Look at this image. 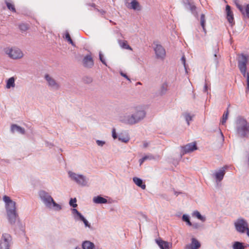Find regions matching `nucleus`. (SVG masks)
Segmentation results:
<instances>
[{
	"instance_id": "c85d7f7f",
	"label": "nucleus",
	"mask_w": 249,
	"mask_h": 249,
	"mask_svg": "<svg viewBox=\"0 0 249 249\" xmlns=\"http://www.w3.org/2000/svg\"><path fill=\"white\" fill-rule=\"evenodd\" d=\"M119 44L120 46L125 49L129 50H132V48L128 44V43L127 41L124 40V41H119Z\"/></svg>"
},
{
	"instance_id": "338daca9",
	"label": "nucleus",
	"mask_w": 249,
	"mask_h": 249,
	"mask_svg": "<svg viewBox=\"0 0 249 249\" xmlns=\"http://www.w3.org/2000/svg\"><path fill=\"white\" fill-rule=\"evenodd\" d=\"M175 194L176 195H178V194L177 193V192H175Z\"/></svg>"
},
{
	"instance_id": "423d86ee",
	"label": "nucleus",
	"mask_w": 249,
	"mask_h": 249,
	"mask_svg": "<svg viewBox=\"0 0 249 249\" xmlns=\"http://www.w3.org/2000/svg\"><path fill=\"white\" fill-rule=\"evenodd\" d=\"M12 245V236L8 233H2L0 238V249H10Z\"/></svg>"
},
{
	"instance_id": "c03bdc74",
	"label": "nucleus",
	"mask_w": 249,
	"mask_h": 249,
	"mask_svg": "<svg viewBox=\"0 0 249 249\" xmlns=\"http://www.w3.org/2000/svg\"><path fill=\"white\" fill-rule=\"evenodd\" d=\"M81 221L84 222L86 227H88L89 228L91 227L90 225L89 224V222L85 218V217L82 219Z\"/></svg>"
},
{
	"instance_id": "c756f323",
	"label": "nucleus",
	"mask_w": 249,
	"mask_h": 249,
	"mask_svg": "<svg viewBox=\"0 0 249 249\" xmlns=\"http://www.w3.org/2000/svg\"><path fill=\"white\" fill-rule=\"evenodd\" d=\"M118 139L122 142L126 143L129 141L130 138L128 134H125L124 135L122 134H121L119 136Z\"/></svg>"
},
{
	"instance_id": "e433bc0d",
	"label": "nucleus",
	"mask_w": 249,
	"mask_h": 249,
	"mask_svg": "<svg viewBox=\"0 0 249 249\" xmlns=\"http://www.w3.org/2000/svg\"><path fill=\"white\" fill-rule=\"evenodd\" d=\"M65 38H66V39L73 46H75V44L74 43H73L72 40L71 39V36H70V35L69 34V33L67 32L66 33V35H65Z\"/></svg>"
},
{
	"instance_id": "37998d69",
	"label": "nucleus",
	"mask_w": 249,
	"mask_h": 249,
	"mask_svg": "<svg viewBox=\"0 0 249 249\" xmlns=\"http://www.w3.org/2000/svg\"><path fill=\"white\" fill-rule=\"evenodd\" d=\"M181 60L184 65V68L185 69V71H186V72H187V68H186V63H185V62H186V59H185V56L183 55L181 58Z\"/></svg>"
},
{
	"instance_id": "6ab92c4d",
	"label": "nucleus",
	"mask_w": 249,
	"mask_h": 249,
	"mask_svg": "<svg viewBox=\"0 0 249 249\" xmlns=\"http://www.w3.org/2000/svg\"><path fill=\"white\" fill-rule=\"evenodd\" d=\"M226 11L227 13V18L228 21L230 23H232L233 21V14L231 9V7L229 5H226Z\"/></svg>"
},
{
	"instance_id": "ea45409f",
	"label": "nucleus",
	"mask_w": 249,
	"mask_h": 249,
	"mask_svg": "<svg viewBox=\"0 0 249 249\" xmlns=\"http://www.w3.org/2000/svg\"><path fill=\"white\" fill-rule=\"evenodd\" d=\"M185 120L187 122L188 125L190 124L189 121H192V116H191L189 113H185L184 115Z\"/></svg>"
},
{
	"instance_id": "680f3d73",
	"label": "nucleus",
	"mask_w": 249,
	"mask_h": 249,
	"mask_svg": "<svg viewBox=\"0 0 249 249\" xmlns=\"http://www.w3.org/2000/svg\"><path fill=\"white\" fill-rule=\"evenodd\" d=\"M192 226H193L195 228H197V224H194V225H192Z\"/></svg>"
},
{
	"instance_id": "0eeeda50",
	"label": "nucleus",
	"mask_w": 249,
	"mask_h": 249,
	"mask_svg": "<svg viewBox=\"0 0 249 249\" xmlns=\"http://www.w3.org/2000/svg\"><path fill=\"white\" fill-rule=\"evenodd\" d=\"M69 176L71 180L74 181L78 184L82 186L88 185V179L82 175L77 174L71 171L68 172Z\"/></svg>"
},
{
	"instance_id": "e2e57ef3",
	"label": "nucleus",
	"mask_w": 249,
	"mask_h": 249,
	"mask_svg": "<svg viewBox=\"0 0 249 249\" xmlns=\"http://www.w3.org/2000/svg\"><path fill=\"white\" fill-rule=\"evenodd\" d=\"M90 6H92V7H95V4L94 3H92L90 4Z\"/></svg>"
},
{
	"instance_id": "09e8293b",
	"label": "nucleus",
	"mask_w": 249,
	"mask_h": 249,
	"mask_svg": "<svg viewBox=\"0 0 249 249\" xmlns=\"http://www.w3.org/2000/svg\"><path fill=\"white\" fill-rule=\"evenodd\" d=\"M112 136L114 139H116L117 138V135L116 133L115 128H113L112 131Z\"/></svg>"
},
{
	"instance_id": "393cba45",
	"label": "nucleus",
	"mask_w": 249,
	"mask_h": 249,
	"mask_svg": "<svg viewBox=\"0 0 249 249\" xmlns=\"http://www.w3.org/2000/svg\"><path fill=\"white\" fill-rule=\"evenodd\" d=\"M16 130L18 131L19 133L24 134L25 133V129L17 125L13 124L11 125V131L12 133H14L15 131Z\"/></svg>"
},
{
	"instance_id": "f704fd0d",
	"label": "nucleus",
	"mask_w": 249,
	"mask_h": 249,
	"mask_svg": "<svg viewBox=\"0 0 249 249\" xmlns=\"http://www.w3.org/2000/svg\"><path fill=\"white\" fill-rule=\"evenodd\" d=\"M93 80L91 77L89 76H84L82 78V81L85 84H89L92 82Z\"/></svg>"
},
{
	"instance_id": "aec40b11",
	"label": "nucleus",
	"mask_w": 249,
	"mask_h": 249,
	"mask_svg": "<svg viewBox=\"0 0 249 249\" xmlns=\"http://www.w3.org/2000/svg\"><path fill=\"white\" fill-rule=\"evenodd\" d=\"M82 248L83 249H98L93 243L89 241H84L82 244Z\"/></svg>"
},
{
	"instance_id": "dca6fc26",
	"label": "nucleus",
	"mask_w": 249,
	"mask_h": 249,
	"mask_svg": "<svg viewBox=\"0 0 249 249\" xmlns=\"http://www.w3.org/2000/svg\"><path fill=\"white\" fill-rule=\"evenodd\" d=\"M200 243L195 238L191 239V243L185 246V249H198L200 247Z\"/></svg>"
},
{
	"instance_id": "1a4fd4ad",
	"label": "nucleus",
	"mask_w": 249,
	"mask_h": 249,
	"mask_svg": "<svg viewBox=\"0 0 249 249\" xmlns=\"http://www.w3.org/2000/svg\"><path fill=\"white\" fill-rule=\"evenodd\" d=\"M3 200L5 203V208L6 213L8 212L14 213L17 212L16 207V202L13 201L10 197L4 196L3 197Z\"/></svg>"
},
{
	"instance_id": "603ef678",
	"label": "nucleus",
	"mask_w": 249,
	"mask_h": 249,
	"mask_svg": "<svg viewBox=\"0 0 249 249\" xmlns=\"http://www.w3.org/2000/svg\"><path fill=\"white\" fill-rule=\"evenodd\" d=\"M236 5L237 7L238 8V9L241 12H243V7L242 6V5H240L239 4H237V3H236Z\"/></svg>"
},
{
	"instance_id": "de8ad7c7",
	"label": "nucleus",
	"mask_w": 249,
	"mask_h": 249,
	"mask_svg": "<svg viewBox=\"0 0 249 249\" xmlns=\"http://www.w3.org/2000/svg\"><path fill=\"white\" fill-rule=\"evenodd\" d=\"M182 220L186 222H189L190 220L189 217L187 215L183 214L182 216Z\"/></svg>"
},
{
	"instance_id": "58836bf2",
	"label": "nucleus",
	"mask_w": 249,
	"mask_h": 249,
	"mask_svg": "<svg viewBox=\"0 0 249 249\" xmlns=\"http://www.w3.org/2000/svg\"><path fill=\"white\" fill-rule=\"evenodd\" d=\"M19 29L22 31H26L28 29V26L27 24L22 23L19 25Z\"/></svg>"
},
{
	"instance_id": "bf43d9fd",
	"label": "nucleus",
	"mask_w": 249,
	"mask_h": 249,
	"mask_svg": "<svg viewBox=\"0 0 249 249\" xmlns=\"http://www.w3.org/2000/svg\"><path fill=\"white\" fill-rule=\"evenodd\" d=\"M246 231H247V235L249 237V229L248 228V229H247Z\"/></svg>"
},
{
	"instance_id": "2f4dec72",
	"label": "nucleus",
	"mask_w": 249,
	"mask_h": 249,
	"mask_svg": "<svg viewBox=\"0 0 249 249\" xmlns=\"http://www.w3.org/2000/svg\"><path fill=\"white\" fill-rule=\"evenodd\" d=\"M206 19L205 16L204 14H202L200 16V25L203 28V30L205 34L206 33V30L205 28Z\"/></svg>"
},
{
	"instance_id": "f257e3e1",
	"label": "nucleus",
	"mask_w": 249,
	"mask_h": 249,
	"mask_svg": "<svg viewBox=\"0 0 249 249\" xmlns=\"http://www.w3.org/2000/svg\"><path fill=\"white\" fill-rule=\"evenodd\" d=\"M38 194L41 200L47 208L53 209L55 211H60L62 209L61 206L54 201L48 192L41 190Z\"/></svg>"
},
{
	"instance_id": "864d4df0",
	"label": "nucleus",
	"mask_w": 249,
	"mask_h": 249,
	"mask_svg": "<svg viewBox=\"0 0 249 249\" xmlns=\"http://www.w3.org/2000/svg\"><path fill=\"white\" fill-rule=\"evenodd\" d=\"M144 161H145V160H144V158H143V157L142 158L140 159L139 160L140 165H141L143 163V162Z\"/></svg>"
},
{
	"instance_id": "a211bd4d",
	"label": "nucleus",
	"mask_w": 249,
	"mask_h": 249,
	"mask_svg": "<svg viewBox=\"0 0 249 249\" xmlns=\"http://www.w3.org/2000/svg\"><path fill=\"white\" fill-rule=\"evenodd\" d=\"M7 215L8 221L10 224L11 225L15 224L18 218V214L17 213H11L9 212L8 213H7Z\"/></svg>"
},
{
	"instance_id": "a878e982",
	"label": "nucleus",
	"mask_w": 249,
	"mask_h": 249,
	"mask_svg": "<svg viewBox=\"0 0 249 249\" xmlns=\"http://www.w3.org/2000/svg\"><path fill=\"white\" fill-rule=\"evenodd\" d=\"M72 213L73 215L74 218L76 220H81L84 218V217L82 215V214L80 213H79L76 209H72Z\"/></svg>"
},
{
	"instance_id": "052dcab7",
	"label": "nucleus",
	"mask_w": 249,
	"mask_h": 249,
	"mask_svg": "<svg viewBox=\"0 0 249 249\" xmlns=\"http://www.w3.org/2000/svg\"><path fill=\"white\" fill-rule=\"evenodd\" d=\"M187 223L188 225H189V226L192 225V223L190 221V220H189V222H187Z\"/></svg>"
},
{
	"instance_id": "4468645a",
	"label": "nucleus",
	"mask_w": 249,
	"mask_h": 249,
	"mask_svg": "<svg viewBox=\"0 0 249 249\" xmlns=\"http://www.w3.org/2000/svg\"><path fill=\"white\" fill-rule=\"evenodd\" d=\"M154 51L157 58L164 59L166 54L165 50L161 45L157 44L154 48Z\"/></svg>"
},
{
	"instance_id": "f3484780",
	"label": "nucleus",
	"mask_w": 249,
	"mask_h": 249,
	"mask_svg": "<svg viewBox=\"0 0 249 249\" xmlns=\"http://www.w3.org/2000/svg\"><path fill=\"white\" fill-rule=\"evenodd\" d=\"M226 168V166H224L221 169H220L218 171L215 173L214 176L215 178L216 182H220L222 181L225 174V170Z\"/></svg>"
},
{
	"instance_id": "ddd939ff",
	"label": "nucleus",
	"mask_w": 249,
	"mask_h": 249,
	"mask_svg": "<svg viewBox=\"0 0 249 249\" xmlns=\"http://www.w3.org/2000/svg\"><path fill=\"white\" fill-rule=\"evenodd\" d=\"M181 157L184 154L194 151L197 149V146L196 143H189L184 146L181 147Z\"/></svg>"
},
{
	"instance_id": "bb28decb",
	"label": "nucleus",
	"mask_w": 249,
	"mask_h": 249,
	"mask_svg": "<svg viewBox=\"0 0 249 249\" xmlns=\"http://www.w3.org/2000/svg\"><path fill=\"white\" fill-rule=\"evenodd\" d=\"M248 246H245L242 243L236 241L233 244L232 248L233 249H246Z\"/></svg>"
},
{
	"instance_id": "8fccbe9b",
	"label": "nucleus",
	"mask_w": 249,
	"mask_h": 249,
	"mask_svg": "<svg viewBox=\"0 0 249 249\" xmlns=\"http://www.w3.org/2000/svg\"><path fill=\"white\" fill-rule=\"evenodd\" d=\"M120 74L124 77V78H125L126 79H127L129 81H130V79L128 78V77L127 76V75L125 74V73H124L122 71H121L120 72Z\"/></svg>"
},
{
	"instance_id": "69168bd1",
	"label": "nucleus",
	"mask_w": 249,
	"mask_h": 249,
	"mask_svg": "<svg viewBox=\"0 0 249 249\" xmlns=\"http://www.w3.org/2000/svg\"><path fill=\"white\" fill-rule=\"evenodd\" d=\"M74 249H81L79 247H76Z\"/></svg>"
},
{
	"instance_id": "2eb2a0df",
	"label": "nucleus",
	"mask_w": 249,
	"mask_h": 249,
	"mask_svg": "<svg viewBox=\"0 0 249 249\" xmlns=\"http://www.w3.org/2000/svg\"><path fill=\"white\" fill-rule=\"evenodd\" d=\"M83 64L85 68H91L94 65L93 60L90 55H87L83 59Z\"/></svg>"
},
{
	"instance_id": "f8f14e48",
	"label": "nucleus",
	"mask_w": 249,
	"mask_h": 249,
	"mask_svg": "<svg viewBox=\"0 0 249 249\" xmlns=\"http://www.w3.org/2000/svg\"><path fill=\"white\" fill-rule=\"evenodd\" d=\"M45 79L47 81L48 86L51 89L58 90L60 88L59 84L49 74H47L45 75Z\"/></svg>"
},
{
	"instance_id": "5701e85b",
	"label": "nucleus",
	"mask_w": 249,
	"mask_h": 249,
	"mask_svg": "<svg viewBox=\"0 0 249 249\" xmlns=\"http://www.w3.org/2000/svg\"><path fill=\"white\" fill-rule=\"evenodd\" d=\"M93 201L96 204H106L107 203V199L102 197L101 196L94 197Z\"/></svg>"
},
{
	"instance_id": "cd10ccee",
	"label": "nucleus",
	"mask_w": 249,
	"mask_h": 249,
	"mask_svg": "<svg viewBox=\"0 0 249 249\" xmlns=\"http://www.w3.org/2000/svg\"><path fill=\"white\" fill-rule=\"evenodd\" d=\"M15 79L13 77L8 79L6 83V88L10 89L11 88H14L15 87Z\"/></svg>"
},
{
	"instance_id": "4c0bfd02",
	"label": "nucleus",
	"mask_w": 249,
	"mask_h": 249,
	"mask_svg": "<svg viewBox=\"0 0 249 249\" xmlns=\"http://www.w3.org/2000/svg\"><path fill=\"white\" fill-rule=\"evenodd\" d=\"M76 201L77 200L76 198H71L70 200L69 204L73 208H76L77 206Z\"/></svg>"
},
{
	"instance_id": "13d9d810",
	"label": "nucleus",
	"mask_w": 249,
	"mask_h": 249,
	"mask_svg": "<svg viewBox=\"0 0 249 249\" xmlns=\"http://www.w3.org/2000/svg\"><path fill=\"white\" fill-rule=\"evenodd\" d=\"M220 134H221V136L222 137V140H224V135L222 132V131L220 130Z\"/></svg>"
},
{
	"instance_id": "c9c22d12",
	"label": "nucleus",
	"mask_w": 249,
	"mask_h": 249,
	"mask_svg": "<svg viewBox=\"0 0 249 249\" xmlns=\"http://www.w3.org/2000/svg\"><path fill=\"white\" fill-rule=\"evenodd\" d=\"M228 115L229 111L227 109L226 112H224V114L223 115L222 119L221 122L222 124H224L226 122V121L228 119Z\"/></svg>"
},
{
	"instance_id": "9d476101",
	"label": "nucleus",
	"mask_w": 249,
	"mask_h": 249,
	"mask_svg": "<svg viewBox=\"0 0 249 249\" xmlns=\"http://www.w3.org/2000/svg\"><path fill=\"white\" fill-rule=\"evenodd\" d=\"M236 230L240 233H244L248 229V224L247 222L243 218H238L234 223Z\"/></svg>"
},
{
	"instance_id": "6e6d98bb",
	"label": "nucleus",
	"mask_w": 249,
	"mask_h": 249,
	"mask_svg": "<svg viewBox=\"0 0 249 249\" xmlns=\"http://www.w3.org/2000/svg\"><path fill=\"white\" fill-rule=\"evenodd\" d=\"M97 10L98 11V12H100L102 15H104L105 13H106V12L104 11V10H100L98 9H97Z\"/></svg>"
},
{
	"instance_id": "72a5a7b5",
	"label": "nucleus",
	"mask_w": 249,
	"mask_h": 249,
	"mask_svg": "<svg viewBox=\"0 0 249 249\" xmlns=\"http://www.w3.org/2000/svg\"><path fill=\"white\" fill-rule=\"evenodd\" d=\"M5 3H6V6H7V8H8V9L12 11L13 12H16V9L15 8V6L13 4L8 2L7 0H5Z\"/></svg>"
},
{
	"instance_id": "b1692460",
	"label": "nucleus",
	"mask_w": 249,
	"mask_h": 249,
	"mask_svg": "<svg viewBox=\"0 0 249 249\" xmlns=\"http://www.w3.org/2000/svg\"><path fill=\"white\" fill-rule=\"evenodd\" d=\"M133 181L138 186L142 189H145L146 185L143 183V181L142 179L137 177H134L133 178Z\"/></svg>"
},
{
	"instance_id": "5fc2aeb1",
	"label": "nucleus",
	"mask_w": 249,
	"mask_h": 249,
	"mask_svg": "<svg viewBox=\"0 0 249 249\" xmlns=\"http://www.w3.org/2000/svg\"><path fill=\"white\" fill-rule=\"evenodd\" d=\"M203 91L208 93V87L207 84H205L204 85Z\"/></svg>"
},
{
	"instance_id": "a19ab883",
	"label": "nucleus",
	"mask_w": 249,
	"mask_h": 249,
	"mask_svg": "<svg viewBox=\"0 0 249 249\" xmlns=\"http://www.w3.org/2000/svg\"><path fill=\"white\" fill-rule=\"evenodd\" d=\"M99 59L103 64L105 65L106 66H107L106 62L105 59L104 58L103 55L101 52H100L99 53Z\"/></svg>"
},
{
	"instance_id": "f03ea898",
	"label": "nucleus",
	"mask_w": 249,
	"mask_h": 249,
	"mask_svg": "<svg viewBox=\"0 0 249 249\" xmlns=\"http://www.w3.org/2000/svg\"><path fill=\"white\" fill-rule=\"evenodd\" d=\"M236 130L238 135L242 138L247 137L249 134V124L245 119L238 117L236 121Z\"/></svg>"
},
{
	"instance_id": "79ce46f5",
	"label": "nucleus",
	"mask_w": 249,
	"mask_h": 249,
	"mask_svg": "<svg viewBox=\"0 0 249 249\" xmlns=\"http://www.w3.org/2000/svg\"><path fill=\"white\" fill-rule=\"evenodd\" d=\"M96 142L97 144L100 147L103 146L106 143V142L105 141L99 140H96Z\"/></svg>"
},
{
	"instance_id": "3c124183",
	"label": "nucleus",
	"mask_w": 249,
	"mask_h": 249,
	"mask_svg": "<svg viewBox=\"0 0 249 249\" xmlns=\"http://www.w3.org/2000/svg\"><path fill=\"white\" fill-rule=\"evenodd\" d=\"M246 13L247 16L249 18V4H248L246 6Z\"/></svg>"
},
{
	"instance_id": "39448f33",
	"label": "nucleus",
	"mask_w": 249,
	"mask_h": 249,
	"mask_svg": "<svg viewBox=\"0 0 249 249\" xmlns=\"http://www.w3.org/2000/svg\"><path fill=\"white\" fill-rule=\"evenodd\" d=\"M134 109L133 107H129L125 108L124 113L119 117L120 122L125 124L132 125L131 113Z\"/></svg>"
},
{
	"instance_id": "412c9836",
	"label": "nucleus",
	"mask_w": 249,
	"mask_h": 249,
	"mask_svg": "<svg viewBox=\"0 0 249 249\" xmlns=\"http://www.w3.org/2000/svg\"><path fill=\"white\" fill-rule=\"evenodd\" d=\"M128 8L135 10H141V7L139 3L136 0H132L127 6Z\"/></svg>"
},
{
	"instance_id": "9b49d317",
	"label": "nucleus",
	"mask_w": 249,
	"mask_h": 249,
	"mask_svg": "<svg viewBox=\"0 0 249 249\" xmlns=\"http://www.w3.org/2000/svg\"><path fill=\"white\" fill-rule=\"evenodd\" d=\"M182 2L185 7L190 10L192 14L196 18H198V13L196 10V7L193 1L192 0H182Z\"/></svg>"
},
{
	"instance_id": "4be33fe9",
	"label": "nucleus",
	"mask_w": 249,
	"mask_h": 249,
	"mask_svg": "<svg viewBox=\"0 0 249 249\" xmlns=\"http://www.w3.org/2000/svg\"><path fill=\"white\" fill-rule=\"evenodd\" d=\"M156 241L160 249H169V243L168 242L161 239H156Z\"/></svg>"
},
{
	"instance_id": "473e14b6",
	"label": "nucleus",
	"mask_w": 249,
	"mask_h": 249,
	"mask_svg": "<svg viewBox=\"0 0 249 249\" xmlns=\"http://www.w3.org/2000/svg\"><path fill=\"white\" fill-rule=\"evenodd\" d=\"M193 215L195 216H196L198 219L200 220L201 221L204 222L205 221L206 219L205 217L202 216L200 213L198 211H195L193 213Z\"/></svg>"
},
{
	"instance_id": "6e6552de",
	"label": "nucleus",
	"mask_w": 249,
	"mask_h": 249,
	"mask_svg": "<svg viewBox=\"0 0 249 249\" xmlns=\"http://www.w3.org/2000/svg\"><path fill=\"white\" fill-rule=\"evenodd\" d=\"M4 52L9 57L13 59H18L22 58L23 56L22 52L17 48H7Z\"/></svg>"
},
{
	"instance_id": "20e7f679",
	"label": "nucleus",
	"mask_w": 249,
	"mask_h": 249,
	"mask_svg": "<svg viewBox=\"0 0 249 249\" xmlns=\"http://www.w3.org/2000/svg\"><path fill=\"white\" fill-rule=\"evenodd\" d=\"M131 113L132 125L137 124L142 120L145 117L146 112L140 107H134Z\"/></svg>"
},
{
	"instance_id": "0e129e2a",
	"label": "nucleus",
	"mask_w": 249,
	"mask_h": 249,
	"mask_svg": "<svg viewBox=\"0 0 249 249\" xmlns=\"http://www.w3.org/2000/svg\"><path fill=\"white\" fill-rule=\"evenodd\" d=\"M193 97L194 99H195V98H196L195 94L194 93H193Z\"/></svg>"
},
{
	"instance_id": "4d7b16f0",
	"label": "nucleus",
	"mask_w": 249,
	"mask_h": 249,
	"mask_svg": "<svg viewBox=\"0 0 249 249\" xmlns=\"http://www.w3.org/2000/svg\"><path fill=\"white\" fill-rule=\"evenodd\" d=\"M148 142H144L143 143V147H144V148H146V147H147L148 146Z\"/></svg>"
},
{
	"instance_id": "49530a36",
	"label": "nucleus",
	"mask_w": 249,
	"mask_h": 249,
	"mask_svg": "<svg viewBox=\"0 0 249 249\" xmlns=\"http://www.w3.org/2000/svg\"><path fill=\"white\" fill-rule=\"evenodd\" d=\"M143 158H144L145 160H153L154 159V156L152 155H146L144 156Z\"/></svg>"
},
{
	"instance_id": "7ed1b4c3",
	"label": "nucleus",
	"mask_w": 249,
	"mask_h": 249,
	"mask_svg": "<svg viewBox=\"0 0 249 249\" xmlns=\"http://www.w3.org/2000/svg\"><path fill=\"white\" fill-rule=\"evenodd\" d=\"M249 57L243 53L238 54L237 57L238 66L241 73L244 77L247 78L248 90H249V73L246 72L247 64L248 62Z\"/></svg>"
},
{
	"instance_id": "7c9ffc66",
	"label": "nucleus",
	"mask_w": 249,
	"mask_h": 249,
	"mask_svg": "<svg viewBox=\"0 0 249 249\" xmlns=\"http://www.w3.org/2000/svg\"><path fill=\"white\" fill-rule=\"evenodd\" d=\"M167 88H168L167 83V82L163 83L161 85V86L160 88V93L161 95L165 94L166 93V91H167Z\"/></svg>"
},
{
	"instance_id": "a18cd8bd",
	"label": "nucleus",
	"mask_w": 249,
	"mask_h": 249,
	"mask_svg": "<svg viewBox=\"0 0 249 249\" xmlns=\"http://www.w3.org/2000/svg\"><path fill=\"white\" fill-rule=\"evenodd\" d=\"M214 62L216 64V66H217L218 65V57L216 53H214Z\"/></svg>"
}]
</instances>
